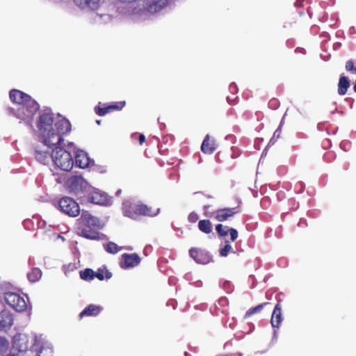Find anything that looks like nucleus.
Instances as JSON below:
<instances>
[{"label": "nucleus", "mask_w": 356, "mask_h": 356, "mask_svg": "<svg viewBox=\"0 0 356 356\" xmlns=\"http://www.w3.org/2000/svg\"><path fill=\"white\" fill-rule=\"evenodd\" d=\"M58 206L60 210L69 216L76 217L80 213L79 204L71 197L61 198L58 202Z\"/></svg>", "instance_id": "nucleus-9"}, {"label": "nucleus", "mask_w": 356, "mask_h": 356, "mask_svg": "<svg viewBox=\"0 0 356 356\" xmlns=\"http://www.w3.org/2000/svg\"><path fill=\"white\" fill-rule=\"evenodd\" d=\"M47 136H46V146H48L49 148H51V150L54 148H56L58 147H64V145H62L63 142V136L60 134L55 132L54 129L52 128H48L47 127Z\"/></svg>", "instance_id": "nucleus-13"}, {"label": "nucleus", "mask_w": 356, "mask_h": 356, "mask_svg": "<svg viewBox=\"0 0 356 356\" xmlns=\"http://www.w3.org/2000/svg\"><path fill=\"white\" fill-rule=\"evenodd\" d=\"M131 138L133 140H136L138 138L140 145H143L145 141V136L144 134H138L137 133L133 134L131 135Z\"/></svg>", "instance_id": "nucleus-37"}, {"label": "nucleus", "mask_w": 356, "mask_h": 356, "mask_svg": "<svg viewBox=\"0 0 356 356\" xmlns=\"http://www.w3.org/2000/svg\"><path fill=\"white\" fill-rule=\"evenodd\" d=\"M13 323L12 313L6 309L0 312V331L10 329Z\"/></svg>", "instance_id": "nucleus-17"}, {"label": "nucleus", "mask_w": 356, "mask_h": 356, "mask_svg": "<svg viewBox=\"0 0 356 356\" xmlns=\"http://www.w3.org/2000/svg\"><path fill=\"white\" fill-rule=\"evenodd\" d=\"M169 1L170 0H147L143 5V9L149 13H155L165 8Z\"/></svg>", "instance_id": "nucleus-15"}, {"label": "nucleus", "mask_w": 356, "mask_h": 356, "mask_svg": "<svg viewBox=\"0 0 356 356\" xmlns=\"http://www.w3.org/2000/svg\"><path fill=\"white\" fill-rule=\"evenodd\" d=\"M122 257L124 259V265H121V266L124 268L134 267L137 266L140 261V258L136 253H124V254H122Z\"/></svg>", "instance_id": "nucleus-21"}, {"label": "nucleus", "mask_w": 356, "mask_h": 356, "mask_svg": "<svg viewBox=\"0 0 356 356\" xmlns=\"http://www.w3.org/2000/svg\"><path fill=\"white\" fill-rule=\"evenodd\" d=\"M125 105V101L116 102L108 105L104 104L103 106H101L99 103L95 107V111L99 116H104L115 111H121Z\"/></svg>", "instance_id": "nucleus-12"}, {"label": "nucleus", "mask_w": 356, "mask_h": 356, "mask_svg": "<svg viewBox=\"0 0 356 356\" xmlns=\"http://www.w3.org/2000/svg\"><path fill=\"white\" fill-rule=\"evenodd\" d=\"M42 270L38 268H33L28 273L27 277L30 282H35L38 281L42 277Z\"/></svg>", "instance_id": "nucleus-27"}, {"label": "nucleus", "mask_w": 356, "mask_h": 356, "mask_svg": "<svg viewBox=\"0 0 356 356\" xmlns=\"http://www.w3.org/2000/svg\"><path fill=\"white\" fill-rule=\"evenodd\" d=\"M282 321V308L280 302L276 304L273 309L270 323L273 327H279Z\"/></svg>", "instance_id": "nucleus-22"}, {"label": "nucleus", "mask_w": 356, "mask_h": 356, "mask_svg": "<svg viewBox=\"0 0 356 356\" xmlns=\"http://www.w3.org/2000/svg\"><path fill=\"white\" fill-rule=\"evenodd\" d=\"M3 298L7 305L17 312H24L27 308L24 298L19 293L8 291L4 293Z\"/></svg>", "instance_id": "nucleus-7"}, {"label": "nucleus", "mask_w": 356, "mask_h": 356, "mask_svg": "<svg viewBox=\"0 0 356 356\" xmlns=\"http://www.w3.org/2000/svg\"><path fill=\"white\" fill-rule=\"evenodd\" d=\"M227 226H224L222 224H218L216 225V231L220 237H225L227 235L229 229Z\"/></svg>", "instance_id": "nucleus-31"}, {"label": "nucleus", "mask_w": 356, "mask_h": 356, "mask_svg": "<svg viewBox=\"0 0 356 356\" xmlns=\"http://www.w3.org/2000/svg\"><path fill=\"white\" fill-rule=\"evenodd\" d=\"M353 90L356 92V79H355V84L353 86Z\"/></svg>", "instance_id": "nucleus-44"}, {"label": "nucleus", "mask_w": 356, "mask_h": 356, "mask_svg": "<svg viewBox=\"0 0 356 356\" xmlns=\"http://www.w3.org/2000/svg\"><path fill=\"white\" fill-rule=\"evenodd\" d=\"M87 201L96 204H106L108 200L107 195L99 191L92 189L88 193Z\"/></svg>", "instance_id": "nucleus-16"}, {"label": "nucleus", "mask_w": 356, "mask_h": 356, "mask_svg": "<svg viewBox=\"0 0 356 356\" xmlns=\"http://www.w3.org/2000/svg\"><path fill=\"white\" fill-rule=\"evenodd\" d=\"M74 3L82 9L86 8L87 0H74Z\"/></svg>", "instance_id": "nucleus-40"}, {"label": "nucleus", "mask_w": 356, "mask_h": 356, "mask_svg": "<svg viewBox=\"0 0 356 356\" xmlns=\"http://www.w3.org/2000/svg\"><path fill=\"white\" fill-rule=\"evenodd\" d=\"M229 90L232 92H235L236 90V86L235 83H232L229 85Z\"/></svg>", "instance_id": "nucleus-43"}, {"label": "nucleus", "mask_w": 356, "mask_h": 356, "mask_svg": "<svg viewBox=\"0 0 356 356\" xmlns=\"http://www.w3.org/2000/svg\"><path fill=\"white\" fill-rule=\"evenodd\" d=\"M229 232L230 234L232 241H236L237 239L238 235L237 230L234 228H229Z\"/></svg>", "instance_id": "nucleus-39"}, {"label": "nucleus", "mask_w": 356, "mask_h": 356, "mask_svg": "<svg viewBox=\"0 0 356 356\" xmlns=\"http://www.w3.org/2000/svg\"><path fill=\"white\" fill-rule=\"evenodd\" d=\"M37 128L31 143V154L38 162L44 164V114L40 115Z\"/></svg>", "instance_id": "nucleus-1"}, {"label": "nucleus", "mask_w": 356, "mask_h": 356, "mask_svg": "<svg viewBox=\"0 0 356 356\" xmlns=\"http://www.w3.org/2000/svg\"><path fill=\"white\" fill-rule=\"evenodd\" d=\"M241 209L240 207V202L238 206L235 207H224L218 209L214 211H213L209 216L210 218H214L218 222H224L229 220L231 218L234 216L235 215L241 213Z\"/></svg>", "instance_id": "nucleus-8"}, {"label": "nucleus", "mask_w": 356, "mask_h": 356, "mask_svg": "<svg viewBox=\"0 0 356 356\" xmlns=\"http://www.w3.org/2000/svg\"><path fill=\"white\" fill-rule=\"evenodd\" d=\"M53 352L52 347L46 346V356H51Z\"/></svg>", "instance_id": "nucleus-41"}, {"label": "nucleus", "mask_w": 356, "mask_h": 356, "mask_svg": "<svg viewBox=\"0 0 356 356\" xmlns=\"http://www.w3.org/2000/svg\"><path fill=\"white\" fill-rule=\"evenodd\" d=\"M217 148V145L214 139L211 138L210 136L207 134L201 145V150L203 153L211 154Z\"/></svg>", "instance_id": "nucleus-19"}, {"label": "nucleus", "mask_w": 356, "mask_h": 356, "mask_svg": "<svg viewBox=\"0 0 356 356\" xmlns=\"http://www.w3.org/2000/svg\"><path fill=\"white\" fill-rule=\"evenodd\" d=\"M136 204L124 203L123 204V213L124 216L131 218H136V211L134 209Z\"/></svg>", "instance_id": "nucleus-26"}, {"label": "nucleus", "mask_w": 356, "mask_h": 356, "mask_svg": "<svg viewBox=\"0 0 356 356\" xmlns=\"http://www.w3.org/2000/svg\"><path fill=\"white\" fill-rule=\"evenodd\" d=\"M102 310V307L90 304L88 305L80 314L79 317L82 318L84 316H97Z\"/></svg>", "instance_id": "nucleus-23"}, {"label": "nucleus", "mask_w": 356, "mask_h": 356, "mask_svg": "<svg viewBox=\"0 0 356 356\" xmlns=\"http://www.w3.org/2000/svg\"><path fill=\"white\" fill-rule=\"evenodd\" d=\"M39 104L35 101H31L18 106L9 108L10 114L22 120H29L39 111Z\"/></svg>", "instance_id": "nucleus-6"}, {"label": "nucleus", "mask_w": 356, "mask_h": 356, "mask_svg": "<svg viewBox=\"0 0 356 356\" xmlns=\"http://www.w3.org/2000/svg\"><path fill=\"white\" fill-rule=\"evenodd\" d=\"M33 341H34V343L30 346L28 335L22 333L17 334L13 337L12 348L14 351L24 353L27 351L30 347V350L35 353L36 356H42L41 353L44 348L42 341L38 339L36 336L31 338V342Z\"/></svg>", "instance_id": "nucleus-2"}, {"label": "nucleus", "mask_w": 356, "mask_h": 356, "mask_svg": "<svg viewBox=\"0 0 356 356\" xmlns=\"http://www.w3.org/2000/svg\"><path fill=\"white\" fill-rule=\"evenodd\" d=\"M105 250L106 252L111 254H116L119 251L118 246L113 242H108L105 245Z\"/></svg>", "instance_id": "nucleus-32"}, {"label": "nucleus", "mask_w": 356, "mask_h": 356, "mask_svg": "<svg viewBox=\"0 0 356 356\" xmlns=\"http://www.w3.org/2000/svg\"><path fill=\"white\" fill-rule=\"evenodd\" d=\"M51 156L55 165L63 171H70L74 165L72 154L63 147L54 148Z\"/></svg>", "instance_id": "nucleus-4"}, {"label": "nucleus", "mask_w": 356, "mask_h": 356, "mask_svg": "<svg viewBox=\"0 0 356 356\" xmlns=\"http://www.w3.org/2000/svg\"><path fill=\"white\" fill-rule=\"evenodd\" d=\"M100 0H87L86 8L95 10L99 6Z\"/></svg>", "instance_id": "nucleus-35"}, {"label": "nucleus", "mask_w": 356, "mask_h": 356, "mask_svg": "<svg viewBox=\"0 0 356 356\" xmlns=\"http://www.w3.org/2000/svg\"><path fill=\"white\" fill-rule=\"evenodd\" d=\"M78 229L80 235L88 239H97L99 238L96 227H98L99 220L92 216L88 211H83L80 218L77 220Z\"/></svg>", "instance_id": "nucleus-3"}, {"label": "nucleus", "mask_w": 356, "mask_h": 356, "mask_svg": "<svg viewBox=\"0 0 356 356\" xmlns=\"http://www.w3.org/2000/svg\"><path fill=\"white\" fill-rule=\"evenodd\" d=\"M80 277L86 281H90L95 277V272L91 268H86L79 273Z\"/></svg>", "instance_id": "nucleus-30"}, {"label": "nucleus", "mask_w": 356, "mask_h": 356, "mask_svg": "<svg viewBox=\"0 0 356 356\" xmlns=\"http://www.w3.org/2000/svg\"><path fill=\"white\" fill-rule=\"evenodd\" d=\"M72 146H73V143H68V145H67L68 148H69L70 147H72Z\"/></svg>", "instance_id": "nucleus-45"}, {"label": "nucleus", "mask_w": 356, "mask_h": 356, "mask_svg": "<svg viewBox=\"0 0 356 356\" xmlns=\"http://www.w3.org/2000/svg\"><path fill=\"white\" fill-rule=\"evenodd\" d=\"M209 207V206L206 205L204 206V209H207Z\"/></svg>", "instance_id": "nucleus-47"}, {"label": "nucleus", "mask_w": 356, "mask_h": 356, "mask_svg": "<svg viewBox=\"0 0 356 356\" xmlns=\"http://www.w3.org/2000/svg\"><path fill=\"white\" fill-rule=\"evenodd\" d=\"M350 87V82L346 76H341L338 83V93L340 95L346 94L348 89Z\"/></svg>", "instance_id": "nucleus-24"}, {"label": "nucleus", "mask_w": 356, "mask_h": 356, "mask_svg": "<svg viewBox=\"0 0 356 356\" xmlns=\"http://www.w3.org/2000/svg\"><path fill=\"white\" fill-rule=\"evenodd\" d=\"M9 347L8 341L2 337H0V353H3L7 351Z\"/></svg>", "instance_id": "nucleus-33"}, {"label": "nucleus", "mask_w": 356, "mask_h": 356, "mask_svg": "<svg viewBox=\"0 0 356 356\" xmlns=\"http://www.w3.org/2000/svg\"><path fill=\"white\" fill-rule=\"evenodd\" d=\"M345 68L351 74H356V66L353 60H349L346 63Z\"/></svg>", "instance_id": "nucleus-34"}, {"label": "nucleus", "mask_w": 356, "mask_h": 356, "mask_svg": "<svg viewBox=\"0 0 356 356\" xmlns=\"http://www.w3.org/2000/svg\"><path fill=\"white\" fill-rule=\"evenodd\" d=\"M134 209L136 211V218L140 216H145L153 217L156 216L159 213V209H156L153 210L152 207H148L145 204H136L134 207Z\"/></svg>", "instance_id": "nucleus-18"}, {"label": "nucleus", "mask_w": 356, "mask_h": 356, "mask_svg": "<svg viewBox=\"0 0 356 356\" xmlns=\"http://www.w3.org/2000/svg\"><path fill=\"white\" fill-rule=\"evenodd\" d=\"M269 304H270L269 302H266L259 304V305H257L256 307L249 309L245 312L244 318H248L249 317H250L252 315H253L254 314L260 313L262 311V309H264V307L266 305H269Z\"/></svg>", "instance_id": "nucleus-29"}, {"label": "nucleus", "mask_w": 356, "mask_h": 356, "mask_svg": "<svg viewBox=\"0 0 356 356\" xmlns=\"http://www.w3.org/2000/svg\"><path fill=\"white\" fill-rule=\"evenodd\" d=\"M189 255L200 264H207L212 261L211 254L206 250L200 248H191L189 250Z\"/></svg>", "instance_id": "nucleus-11"}, {"label": "nucleus", "mask_w": 356, "mask_h": 356, "mask_svg": "<svg viewBox=\"0 0 356 356\" xmlns=\"http://www.w3.org/2000/svg\"><path fill=\"white\" fill-rule=\"evenodd\" d=\"M97 123L99 124H100V121H99V120H97Z\"/></svg>", "instance_id": "nucleus-48"}, {"label": "nucleus", "mask_w": 356, "mask_h": 356, "mask_svg": "<svg viewBox=\"0 0 356 356\" xmlns=\"http://www.w3.org/2000/svg\"><path fill=\"white\" fill-rule=\"evenodd\" d=\"M231 250H232V245L228 243V241H227L225 247L220 250V256L227 257Z\"/></svg>", "instance_id": "nucleus-36"}, {"label": "nucleus", "mask_w": 356, "mask_h": 356, "mask_svg": "<svg viewBox=\"0 0 356 356\" xmlns=\"http://www.w3.org/2000/svg\"><path fill=\"white\" fill-rule=\"evenodd\" d=\"M95 277L102 281L104 279H110L112 277V273L109 272L106 268H98L97 271L95 273Z\"/></svg>", "instance_id": "nucleus-28"}, {"label": "nucleus", "mask_w": 356, "mask_h": 356, "mask_svg": "<svg viewBox=\"0 0 356 356\" xmlns=\"http://www.w3.org/2000/svg\"><path fill=\"white\" fill-rule=\"evenodd\" d=\"M75 164L80 168H86L89 166L90 159L84 151L77 150L75 154Z\"/></svg>", "instance_id": "nucleus-20"}, {"label": "nucleus", "mask_w": 356, "mask_h": 356, "mask_svg": "<svg viewBox=\"0 0 356 356\" xmlns=\"http://www.w3.org/2000/svg\"><path fill=\"white\" fill-rule=\"evenodd\" d=\"M121 190L118 191L117 194H120Z\"/></svg>", "instance_id": "nucleus-46"}, {"label": "nucleus", "mask_w": 356, "mask_h": 356, "mask_svg": "<svg viewBox=\"0 0 356 356\" xmlns=\"http://www.w3.org/2000/svg\"><path fill=\"white\" fill-rule=\"evenodd\" d=\"M9 96L10 100L15 104V106L31 101H35L29 95L17 89H12L9 92Z\"/></svg>", "instance_id": "nucleus-14"}, {"label": "nucleus", "mask_w": 356, "mask_h": 356, "mask_svg": "<svg viewBox=\"0 0 356 356\" xmlns=\"http://www.w3.org/2000/svg\"><path fill=\"white\" fill-rule=\"evenodd\" d=\"M198 229L202 232L209 234L212 232V223L209 220H200L198 222Z\"/></svg>", "instance_id": "nucleus-25"}, {"label": "nucleus", "mask_w": 356, "mask_h": 356, "mask_svg": "<svg viewBox=\"0 0 356 356\" xmlns=\"http://www.w3.org/2000/svg\"><path fill=\"white\" fill-rule=\"evenodd\" d=\"M48 128H54L55 132L63 136L70 131V123L65 119L60 117H55L51 109L46 107V130Z\"/></svg>", "instance_id": "nucleus-5"}, {"label": "nucleus", "mask_w": 356, "mask_h": 356, "mask_svg": "<svg viewBox=\"0 0 356 356\" xmlns=\"http://www.w3.org/2000/svg\"><path fill=\"white\" fill-rule=\"evenodd\" d=\"M64 268H67L68 270H73L74 268H76L75 264L70 263L67 266H64Z\"/></svg>", "instance_id": "nucleus-42"}, {"label": "nucleus", "mask_w": 356, "mask_h": 356, "mask_svg": "<svg viewBox=\"0 0 356 356\" xmlns=\"http://www.w3.org/2000/svg\"><path fill=\"white\" fill-rule=\"evenodd\" d=\"M198 219H199V216H198L197 213H196L195 212H191L188 216V220L191 223L196 222L198 220Z\"/></svg>", "instance_id": "nucleus-38"}, {"label": "nucleus", "mask_w": 356, "mask_h": 356, "mask_svg": "<svg viewBox=\"0 0 356 356\" xmlns=\"http://www.w3.org/2000/svg\"><path fill=\"white\" fill-rule=\"evenodd\" d=\"M67 188L75 193L86 190L88 186V182L81 175H74L66 181Z\"/></svg>", "instance_id": "nucleus-10"}]
</instances>
